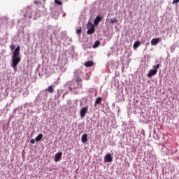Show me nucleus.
<instances>
[{
	"label": "nucleus",
	"mask_w": 179,
	"mask_h": 179,
	"mask_svg": "<svg viewBox=\"0 0 179 179\" xmlns=\"http://www.w3.org/2000/svg\"><path fill=\"white\" fill-rule=\"evenodd\" d=\"M104 160L107 163H111V162H113V157H111V154H107L105 155Z\"/></svg>",
	"instance_id": "6"
},
{
	"label": "nucleus",
	"mask_w": 179,
	"mask_h": 179,
	"mask_svg": "<svg viewBox=\"0 0 179 179\" xmlns=\"http://www.w3.org/2000/svg\"><path fill=\"white\" fill-rule=\"evenodd\" d=\"M101 101H103V98L99 96L96 99L95 104H101Z\"/></svg>",
	"instance_id": "14"
},
{
	"label": "nucleus",
	"mask_w": 179,
	"mask_h": 179,
	"mask_svg": "<svg viewBox=\"0 0 179 179\" xmlns=\"http://www.w3.org/2000/svg\"><path fill=\"white\" fill-rule=\"evenodd\" d=\"M93 61H87L85 63V66L87 68H90V66H93Z\"/></svg>",
	"instance_id": "13"
},
{
	"label": "nucleus",
	"mask_w": 179,
	"mask_h": 179,
	"mask_svg": "<svg viewBox=\"0 0 179 179\" xmlns=\"http://www.w3.org/2000/svg\"><path fill=\"white\" fill-rule=\"evenodd\" d=\"M153 68H154V71H157V69H159V68H160V64L155 65L153 66Z\"/></svg>",
	"instance_id": "20"
},
{
	"label": "nucleus",
	"mask_w": 179,
	"mask_h": 179,
	"mask_svg": "<svg viewBox=\"0 0 179 179\" xmlns=\"http://www.w3.org/2000/svg\"><path fill=\"white\" fill-rule=\"evenodd\" d=\"M81 142L86 143L87 142V134H83L81 137Z\"/></svg>",
	"instance_id": "11"
},
{
	"label": "nucleus",
	"mask_w": 179,
	"mask_h": 179,
	"mask_svg": "<svg viewBox=\"0 0 179 179\" xmlns=\"http://www.w3.org/2000/svg\"><path fill=\"white\" fill-rule=\"evenodd\" d=\"M74 80H75L76 83H77V85H78L76 89H81V87H82V78H80L79 76H76L75 78H74Z\"/></svg>",
	"instance_id": "4"
},
{
	"label": "nucleus",
	"mask_w": 179,
	"mask_h": 179,
	"mask_svg": "<svg viewBox=\"0 0 179 179\" xmlns=\"http://www.w3.org/2000/svg\"><path fill=\"white\" fill-rule=\"evenodd\" d=\"M19 55H20V46H17L15 48L11 57V66L13 69H16L17 68V65L21 61L20 56Z\"/></svg>",
	"instance_id": "1"
},
{
	"label": "nucleus",
	"mask_w": 179,
	"mask_h": 179,
	"mask_svg": "<svg viewBox=\"0 0 179 179\" xmlns=\"http://www.w3.org/2000/svg\"><path fill=\"white\" fill-rule=\"evenodd\" d=\"M43 1H45V0H43Z\"/></svg>",
	"instance_id": "27"
},
{
	"label": "nucleus",
	"mask_w": 179,
	"mask_h": 179,
	"mask_svg": "<svg viewBox=\"0 0 179 179\" xmlns=\"http://www.w3.org/2000/svg\"><path fill=\"white\" fill-rule=\"evenodd\" d=\"M88 110H89V106H86L80 109V115L81 118H85V117H86V114H87Z\"/></svg>",
	"instance_id": "3"
},
{
	"label": "nucleus",
	"mask_w": 179,
	"mask_h": 179,
	"mask_svg": "<svg viewBox=\"0 0 179 179\" xmlns=\"http://www.w3.org/2000/svg\"><path fill=\"white\" fill-rule=\"evenodd\" d=\"M30 143H31L32 145H34V143H36V140H34V139H31Z\"/></svg>",
	"instance_id": "24"
},
{
	"label": "nucleus",
	"mask_w": 179,
	"mask_h": 179,
	"mask_svg": "<svg viewBox=\"0 0 179 179\" xmlns=\"http://www.w3.org/2000/svg\"><path fill=\"white\" fill-rule=\"evenodd\" d=\"M178 2H179V0H173L172 3L173 5H174L175 3H178Z\"/></svg>",
	"instance_id": "23"
},
{
	"label": "nucleus",
	"mask_w": 179,
	"mask_h": 179,
	"mask_svg": "<svg viewBox=\"0 0 179 179\" xmlns=\"http://www.w3.org/2000/svg\"><path fill=\"white\" fill-rule=\"evenodd\" d=\"M77 34H80L82 33V28H79L76 30Z\"/></svg>",
	"instance_id": "22"
},
{
	"label": "nucleus",
	"mask_w": 179,
	"mask_h": 179,
	"mask_svg": "<svg viewBox=\"0 0 179 179\" xmlns=\"http://www.w3.org/2000/svg\"><path fill=\"white\" fill-rule=\"evenodd\" d=\"M34 3H35V5H38L40 3V2L38 1H34Z\"/></svg>",
	"instance_id": "25"
},
{
	"label": "nucleus",
	"mask_w": 179,
	"mask_h": 179,
	"mask_svg": "<svg viewBox=\"0 0 179 179\" xmlns=\"http://www.w3.org/2000/svg\"><path fill=\"white\" fill-rule=\"evenodd\" d=\"M99 45H100V41H96L93 45V48H97Z\"/></svg>",
	"instance_id": "17"
},
{
	"label": "nucleus",
	"mask_w": 179,
	"mask_h": 179,
	"mask_svg": "<svg viewBox=\"0 0 179 179\" xmlns=\"http://www.w3.org/2000/svg\"><path fill=\"white\" fill-rule=\"evenodd\" d=\"M41 139H43V134H40L38 136H37L35 138V141L36 142H40V141H41Z\"/></svg>",
	"instance_id": "15"
},
{
	"label": "nucleus",
	"mask_w": 179,
	"mask_h": 179,
	"mask_svg": "<svg viewBox=\"0 0 179 179\" xmlns=\"http://www.w3.org/2000/svg\"><path fill=\"white\" fill-rule=\"evenodd\" d=\"M10 48L11 51H13V50H15V48H16V45H10Z\"/></svg>",
	"instance_id": "21"
},
{
	"label": "nucleus",
	"mask_w": 179,
	"mask_h": 179,
	"mask_svg": "<svg viewBox=\"0 0 179 179\" xmlns=\"http://www.w3.org/2000/svg\"><path fill=\"white\" fill-rule=\"evenodd\" d=\"M54 89H55V87L54 85H50L48 89H45L46 92H48V93H54Z\"/></svg>",
	"instance_id": "10"
},
{
	"label": "nucleus",
	"mask_w": 179,
	"mask_h": 179,
	"mask_svg": "<svg viewBox=\"0 0 179 179\" xmlns=\"http://www.w3.org/2000/svg\"><path fill=\"white\" fill-rule=\"evenodd\" d=\"M87 28L88 29L87 31V34H93L94 33V25L90 22V21L88 22L87 24Z\"/></svg>",
	"instance_id": "2"
},
{
	"label": "nucleus",
	"mask_w": 179,
	"mask_h": 179,
	"mask_svg": "<svg viewBox=\"0 0 179 179\" xmlns=\"http://www.w3.org/2000/svg\"><path fill=\"white\" fill-rule=\"evenodd\" d=\"M55 3H56V5H62V1L59 0H55Z\"/></svg>",
	"instance_id": "19"
},
{
	"label": "nucleus",
	"mask_w": 179,
	"mask_h": 179,
	"mask_svg": "<svg viewBox=\"0 0 179 179\" xmlns=\"http://www.w3.org/2000/svg\"><path fill=\"white\" fill-rule=\"evenodd\" d=\"M73 90V89L71 87H69L70 92H72Z\"/></svg>",
	"instance_id": "26"
},
{
	"label": "nucleus",
	"mask_w": 179,
	"mask_h": 179,
	"mask_svg": "<svg viewBox=\"0 0 179 179\" xmlns=\"http://www.w3.org/2000/svg\"><path fill=\"white\" fill-rule=\"evenodd\" d=\"M101 19H103V17H100L99 15H97L94 20V24L95 26H99V23L101 22Z\"/></svg>",
	"instance_id": "8"
},
{
	"label": "nucleus",
	"mask_w": 179,
	"mask_h": 179,
	"mask_svg": "<svg viewBox=\"0 0 179 179\" xmlns=\"http://www.w3.org/2000/svg\"><path fill=\"white\" fill-rule=\"evenodd\" d=\"M139 45H141V42H139V41H136V42L134 43V45H133V48H134V49H136V48H138V47H139Z\"/></svg>",
	"instance_id": "16"
},
{
	"label": "nucleus",
	"mask_w": 179,
	"mask_h": 179,
	"mask_svg": "<svg viewBox=\"0 0 179 179\" xmlns=\"http://www.w3.org/2000/svg\"><path fill=\"white\" fill-rule=\"evenodd\" d=\"M160 43V38H152L151 40V45H157Z\"/></svg>",
	"instance_id": "9"
},
{
	"label": "nucleus",
	"mask_w": 179,
	"mask_h": 179,
	"mask_svg": "<svg viewBox=\"0 0 179 179\" xmlns=\"http://www.w3.org/2000/svg\"><path fill=\"white\" fill-rule=\"evenodd\" d=\"M24 17H28L29 19H31L32 15L29 10H27V13L24 14Z\"/></svg>",
	"instance_id": "12"
},
{
	"label": "nucleus",
	"mask_w": 179,
	"mask_h": 179,
	"mask_svg": "<svg viewBox=\"0 0 179 179\" xmlns=\"http://www.w3.org/2000/svg\"><path fill=\"white\" fill-rule=\"evenodd\" d=\"M62 157V152H59L55 154L54 161L57 163L59 162Z\"/></svg>",
	"instance_id": "5"
},
{
	"label": "nucleus",
	"mask_w": 179,
	"mask_h": 179,
	"mask_svg": "<svg viewBox=\"0 0 179 179\" xmlns=\"http://www.w3.org/2000/svg\"><path fill=\"white\" fill-rule=\"evenodd\" d=\"M110 23H112V24H114V23H118V19L117 18H113L110 20Z\"/></svg>",
	"instance_id": "18"
},
{
	"label": "nucleus",
	"mask_w": 179,
	"mask_h": 179,
	"mask_svg": "<svg viewBox=\"0 0 179 179\" xmlns=\"http://www.w3.org/2000/svg\"><path fill=\"white\" fill-rule=\"evenodd\" d=\"M157 73V70L151 69L149 71V73L147 74L148 78H152V76H155Z\"/></svg>",
	"instance_id": "7"
}]
</instances>
